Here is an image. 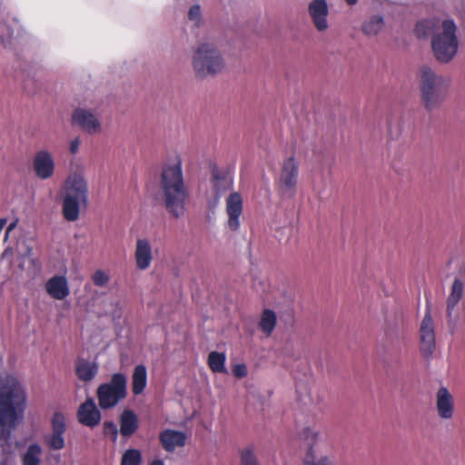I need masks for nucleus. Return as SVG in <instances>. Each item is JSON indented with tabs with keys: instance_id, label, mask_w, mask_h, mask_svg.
Wrapping results in <instances>:
<instances>
[{
	"instance_id": "nucleus-1",
	"label": "nucleus",
	"mask_w": 465,
	"mask_h": 465,
	"mask_svg": "<svg viewBox=\"0 0 465 465\" xmlns=\"http://www.w3.org/2000/svg\"><path fill=\"white\" fill-rule=\"evenodd\" d=\"M0 45L14 54L21 71L28 70L36 39L15 13L7 12L0 16Z\"/></svg>"
},
{
	"instance_id": "nucleus-2",
	"label": "nucleus",
	"mask_w": 465,
	"mask_h": 465,
	"mask_svg": "<svg viewBox=\"0 0 465 465\" xmlns=\"http://www.w3.org/2000/svg\"><path fill=\"white\" fill-rule=\"evenodd\" d=\"M26 406L25 391L13 375L0 378V426L3 433L10 436L17 423L23 420Z\"/></svg>"
},
{
	"instance_id": "nucleus-3",
	"label": "nucleus",
	"mask_w": 465,
	"mask_h": 465,
	"mask_svg": "<svg viewBox=\"0 0 465 465\" xmlns=\"http://www.w3.org/2000/svg\"><path fill=\"white\" fill-rule=\"evenodd\" d=\"M160 189L167 212L176 218L182 216L184 213L189 192L184 183L180 159L163 165Z\"/></svg>"
},
{
	"instance_id": "nucleus-4",
	"label": "nucleus",
	"mask_w": 465,
	"mask_h": 465,
	"mask_svg": "<svg viewBox=\"0 0 465 465\" xmlns=\"http://www.w3.org/2000/svg\"><path fill=\"white\" fill-rule=\"evenodd\" d=\"M450 85V78L429 65L419 69V86L426 110L431 111L445 100Z\"/></svg>"
},
{
	"instance_id": "nucleus-5",
	"label": "nucleus",
	"mask_w": 465,
	"mask_h": 465,
	"mask_svg": "<svg viewBox=\"0 0 465 465\" xmlns=\"http://www.w3.org/2000/svg\"><path fill=\"white\" fill-rule=\"evenodd\" d=\"M457 26L452 19L441 22L439 31L432 35L431 49L436 60L441 64L450 62L458 52Z\"/></svg>"
},
{
	"instance_id": "nucleus-6",
	"label": "nucleus",
	"mask_w": 465,
	"mask_h": 465,
	"mask_svg": "<svg viewBox=\"0 0 465 465\" xmlns=\"http://www.w3.org/2000/svg\"><path fill=\"white\" fill-rule=\"evenodd\" d=\"M192 64L195 74L200 78L213 76L225 66L221 52L212 43H201L196 47Z\"/></svg>"
},
{
	"instance_id": "nucleus-7",
	"label": "nucleus",
	"mask_w": 465,
	"mask_h": 465,
	"mask_svg": "<svg viewBox=\"0 0 465 465\" xmlns=\"http://www.w3.org/2000/svg\"><path fill=\"white\" fill-rule=\"evenodd\" d=\"M96 394L102 410L115 407L127 395L126 376L121 372L114 373L108 382L98 386Z\"/></svg>"
},
{
	"instance_id": "nucleus-8",
	"label": "nucleus",
	"mask_w": 465,
	"mask_h": 465,
	"mask_svg": "<svg viewBox=\"0 0 465 465\" xmlns=\"http://www.w3.org/2000/svg\"><path fill=\"white\" fill-rule=\"evenodd\" d=\"M299 165L294 157L283 160L280 173L275 180V186L283 200L292 199L297 192Z\"/></svg>"
},
{
	"instance_id": "nucleus-9",
	"label": "nucleus",
	"mask_w": 465,
	"mask_h": 465,
	"mask_svg": "<svg viewBox=\"0 0 465 465\" xmlns=\"http://www.w3.org/2000/svg\"><path fill=\"white\" fill-rule=\"evenodd\" d=\"M420 342L421 354L430 358L434 352L436 342L434 321L428 304L420 326Z\"/></svg>"
},
{
	"instance_id": "nucleus-10",
	"label": "nucleus",
	"mask_w": 465,
	"mask_h": 465,
	"mask_svg": "<svg viewBox=\"0 0 465 465\" xmlns=\"http://www.w3.org/2000/svg\"><path fill=\"white\" fill-rule=\"evenodd\" d=\"M66 431L65 417L61 412H55L51 419V433L45 437V442L51 450H61L65 446L64 433Z\"/></svg>"
},
{
	"instance_id": "nucleus-11",
	"label": "nucleus",
	"mask_w": 465,
	"mask_h": 465,
	"mask_svg": "<svg viewBox=\"0 0 465 465\" xmlns=\"http://www.w3.org/2000/svg\"><path fill=\"white\" fill-rule=\"evenodd\" d=\"M213 198L209 201L210 208H215L221 198L232 187V178L226 172L216 166L212 167Z\"/></svg>"
},
{
	"instance_id": "nucleus-12",
	"label": "nucleus",
	"mask_w": 465,
	"mask_h": 465,
	"mask_svg": "<svg viewBox=\"0 0 465 465\" xmlns=\"http://www.w3.org/2000/svg\"><path fill=\"white\" fill-rule=\"evenodd\" d=\"M308 14L318 32L322 33L329 28V6L326 0H312L308 5Z\"/></svg>"
},
{
	"instance_id": "nucleus-13",
	"label": "nucleus",
	"mask_w": 465,
	"mask_h": 465,
	"mask_svg": "<svg viewBox=\"0 0 465 465\" xmlns=\"http://www.w3.org/2000/svg\"><path fill=\"white\" fill-rule=\"evenodd\" d=\"M73 124L80 126L89 134H95L101 132L102 124L99 119L90 110L76 108L72 114Z\"/></svg>"
},
{
	"instance_id": "nucleus-14",
	"label": "nucleus",
	"mask_w": 465,
	"mask_h": 465,
	"mask_svg": "<svg viewBox=\"0 0 465 465\" xmlns=\"http://www.w3.org/2000/svg\"><path fill=\"white\" fill-rule=\"evenodd\" d=\"M33 168L40 180H47L54 173V160L50 152L40 150L36 152L33 160Z\"/></svg>"
},
{
	"instance_id": "nucleus-15",
	"label": "nucleus",
	"mask_w": 465,
	"mask_h": 465,
	"mask_svg": "<svg viewBox=\"0 0 465 465\" xmlns=\"http://www.w3.org/2000/svg\"><path fill=\"white\" fill-rule=\"evenodd\" d=\"M65 195L82 200L83 206L88 203V184L84 177L79 173L71 174L65 183Z\"/></svg>"
},
{
	"instance_id": "nucleus-16",
	"label": "nucleus",
	"mask_w": 465,
	"mask_h": 465,
	"mask_svg": "<svg viewBox=\"0 0 465 465\" xmlns=\"http://www.w3.org/2000/svg\"><path fill=\"white\" fill-rule=\"evenodd\" d=\"M77 419L81 424L90 428H94L100 423L101 412L94 399L89 398L79 406Z\"/></svg>"
},
{
	"instance_id": "nucleus-17",
	"label": "nucleus",
	"mask_w": 465,
	"mask_h": 465,
	"mask_svg": "<svg viewBox=\"0 0 465 465\" xmlns=\"http://www.w3.org/2000/svg\"><path fill=\"white\" fill-rule=\"evenodd\" d=\"M242 213V198L239 193H232L226 199L228 226L232 231L240 228V216Z\"/></svg>"
},
{
	"instance_id": "nucleus-18",
	"label": "nucleus",
	"mask_w": 465,
	"mask_h": 465,
	"mask_svg": "<svg viewBox=\"0 0 465 465\" xmlns=\"http://www.w3.org/2000/svg\"><path fill=\"white\" fill-rule=\"evenodd\" d=\"M464 283L459 278L453 281L450 293L447 299L446 312L449 319V324H455L458 319L457 305L463 295Z\"/></svg>"
},
{
	"instance_id": "nucleus-19",
	"label": "nucleus",
	"mask_w": 465,
	"mask_h": 465,
	"mask_svg": "<svg viewBox=\"0 0 465 465\" xmlns=\"http://www.w3.org/2000/svg\"><path fill=\"white\" fill-rule=\"evenodd\" d=\"M436 410L442 420H450L454 414V399L450 391L442 386L436 393Z\"/></svg>"
},
{
	"instance_id": "nucleus-20",
	"label": "nucleus",
	"mask_w": 465,
	"mask_h": 465,
	"mask_svg": "<svg viewBox=\"0 0 465 465\" xmlns=\"http://www.w3.org/2000/svg\"><path fill=\"white\" fill-rule=\"evenodd\" d=\"M134 261L138 270L144 271L151 266L153 261V247L149 240L139 238L136 241Z\"/></svg>"
},
{
	"instance_id": "nucleus-21",
	"label": "nucleus",
	"mask_w": 465,
	"mask_h": 465,
	"mask_svg": "<svg viewBox=\"0 0 465 465\" xmlns=\"http://www.w3.org/2000/svg\"><path fill=\"white\" fill-rule=\"evenodd\" d=\"M186 434L172 429L163 430L159 434V440L164 450L173 452L176 448L183 447L186 443Z\"/></svg>"
},
{
	"instance_id": "nucleus-22",
	"label": "nucleus",
	"mask_w": 465,
	"mask_h": 465,
	"mask_svg": "<svg viewBox=\"0 0 465 465\" xmlns=\"http://www.w3.org/2000/svg\"><path fill=\"white\" fill-rule=\"evenodd\" d=\"M45 290L52 298L56 300H64L70 293L67 279L63 275L51 277L45 283Z\"/></svg>"
},
{
	"instance_id": "nucleus-23",
	"label": "nucleus",
	"mask_w": 465,
	"mask_h": 465,
	"mask_svg": "<svg viewBox=\"0 0 465 465\" xmlns=\"http://www.w3.org/2000/svg\"><path fill=\"white\" fill-rule=\"evenodd\" d=\"M98 364L85 359H78L75 362V373L78 379L84 382L91 381L98 373Z\"/></svg>"
},
{
	"instance_id": "nucleus-24",
	"label": "nucleus",
	"mask_w": 465,
	"mask_h": 465,
	"mask_svg": "<svg viewBox=\"0 0 465 465\" xmlns=\"http://www.w3.org/2000/svg\"><path fill=\"white\" fill-rule=\"evenodd\" d=\"M82 200L76 199L71 195H64L62 202V213L67 222L78 220Z\"/></svg>"
},
{
	"instance_id": "nucleus-25",
	"label": "nucleus",
	"mask_w": 465,
	"mask_h": 465,
	"mask_svg": "<svg viewBox=\"0 0 465 465\" xmlns=\"http://www.w3.org/2000/svg\"><path fill=\"white\" fill-rule=\"evenodd\" d=\"M138 418L131 410H124L120 416V433L130 437L138 430Z\"/></svg>"
},
{
	"instance_id": "nucleus-26",
	"label": "nucleus",
	"mask_w": 465,
	"mask_h": 465,
	"mask_svg": "<svg viewBox=\"0 0 465 465\" xmlns=\"http://www.w3.org/2000/svg\"><path fill=\"white\" fill-rule=\"evenodd\" d=\"M147 385V370L143 364L134 367L132 374V391L137 396L143 393Z\"/></svg>"
},
{
	"instance_id": "nucleus-27",
	"label": "nucleus",
	"mask_w": 465,
	"mask_h": 465,
	"mask_svg": "<svg viewBox=\"0 0 465 465\" xmlns=\"http://www.w3.org/2000/svg\"><path fill=\"white\" fill-rule=\"evenodd\" d=\"M277 323L276 313L270 309L263 310L258 323L259 329L267 336H271Z\"/></svg>"
},
{
	"instance_id": "nucleus-28",
	"label": "nucleus",
	"mask_w": 465,
	"mask_h": 465,
	"mask_svg": "<svg viewBox=\"0 0 465 465\" xmlns=\"http://www.w3.org/2000/svg\"><path fill=\"white\" fill-rule=\"evenodd\" d=\"M226 355L224 352H219L213 351L208 355V366L211 371L214 373H225L227 370L225 368Z\"/></svg>"
},
{
	"instance_id": "nucleus-29",
	"label": "nucleus",
	"mask_w": 465,
	"mask_h": 465,
	"mask_svg": "<svg viewBox=\"0 0 465 465\" xmlns=\"http://www.w3.org/2000/svg\"><path fill=\"white\" fill-rule=\"evenodd\" d=\"M439 21L434 19H423L419 21L415 25V35L419 38H426L430 35H433L438 27Z\"/></svg>"
},
{
	"instance_id": "nucleus-30",
	"label": "nucleus",
	"mask_w": 465,
	"mask_h": 465,
	"mask_svg": "<svg viewBox=\"0 0 465 465\" xmlns=\"http://www.w3.org/2000/svg\"><path fill=\"white\" fill-rule=\"evenodd\" d=\"M384 26V19L380 15H371L362 25V31L365 35L371 36L378 35Z\"/></svg>"
},
{
	"instance_id": "nucleus-31",
	"label": "nucleus",
	"mask_w": 465,
	"mask_h": 465,
	"mask_svg": "<svg viewBox=\"0 0 465 465\" xmlns=\"http://www.w3.org/2000/svg\"><path fill=\"white\" fill-rule=\"evenodd\" d=\"M42 448L38 443H32L28 446L22 456L23 465H39L41 461Z\"/></svg>"
},
{
	"instance_id": "nucleus-32",
	"label": "nucleus",
	"mask_w": 465,
	"mask_h": 465,
	"mask_svg": "<svg viewBox=\"0 0 465 465\" xmlns=\"http://www.w3.org/2000/svg\"><path fill=\"white\" fill-rule=\"evenodd\" d=\"M239 459V465H261L252 445L240 450Z\"/></svg>"
},
{
	"instance_id": "nucleus-33",
	"label": "nucleus",
	"mask_w": 465,
	"mask_h": 465,
	"mask_svg": "<svg viewBox=\"0 0 465 465\" xmlns=\"http://www.w3.org/2000/svg\"><path fill=\"white\" fill-rule=\"evenodd\" d=\"M297 400L303 407H310L313 404V401L308 386L304 383H298L296 386Z\"/></svg>"
},
{
	"instance_id": "nucleus-34",
	"label": "nucleus",
	"mask_w": 465,
	"mask_h": 465,
	"mask_svg": "<svg viewBox=\"0 0 465 465\" xmlns=\"http://www.w3.org/2000/svg\"><path fill=\"white\" fill-rule=\"evenodd\" d=\"M142 463V453L136 449L126 450L121 460V465H141Z\"/></svg>"
},
{
	"instance_id": "nucleus-35",
	"label": "nucleus",
	"mask_w": 465,
	"mask_h": 465,
	"mask_svg": "<svg viewBox=\"0 0 465 465\" xmlns=\"http://www.w3.org/2000/svg\"><path fill=\"white\" fill-rule=\"evenodd\" d=\"M187 18L194 27H200L203 25V15L202 7L199 4L195 3L189 7Z\"/></svg>"
},
{
	"instance_id": "nucleus-36",
	"label": "nucleus",
	"mask_w": 465,
	"mask_h": 465,
	"mask_svg": "<svg viewBox=\"0 0 465 465\" xmlns=\"http://www.w3.org/2000/svg\"><path fill=\"white\" fill-rule=\"evenodd\" d=\"M92 280L95 286L104 287L109 282L110 277L105 272L97 270L93 274Z\"/></svg>"
},
{
	"instance_id": "nucleus-37",
	"label": "nucleus",
	"mask_w": 465,
	"mask_h": 465,
	"mask_svg": "<svg viewBox=\"0 0 465 465\" xmlns=\"http://www.w3.org/2000/svg\"><path fill=\"white\" fill-rule=\"evenodd\" d=\"M104 430L105 434L112 433L114 440L117 439L118 429L114 421H104Z\"/></svg>"
},
{
	"instance_id": "nucleus-38",
	"label": "nucleus",
	"mask_w": 465,
	"mask_h": 465,
	"mask_svg": "<svg viewBox=\"0 0 465 465\" xmlns=\"http://www.w3.org/2000/svg\"><path fill=\"white\" fill-rule=\"evenodd\" d=\"M232 373L237 378H243L247 375L246 366L244 364H236L232 368Z\"/></svg>"
},
{
	"instance_id": "nucleus-39",
	"label": "nucleus",
	"mask_w": 465,
	"mask_h": 465,
	"mask_svg": "<svg viewBox=\"0 0 465 465\" xmlns=\"http://www.w3.org/2000/svg\"><path fill=\"white\" fill-rule=\"evenodd\" d=\"M79 146H80V139L78 137L73 139L69 144L70 153L72 154H75L79 150Z\"/></svg>"
},
{
	"instance_id": "nucleus-40",
	"label": "nucleus",
	"mask_w": 465,
	"mask_h": 465,
	"mask_svg": "<svg viewBox=\"0 0 465 465\" xmlns=\"http://www.w3.org/2000/svg\"><path fill=\"white\" fill-rule=\"evenodd\" d=\"M16 226H17V220L13 221V222H11V223L8 224V226H7V228H6V230H5V239H7V238H8V236H9L10 232H11L14 229H15V227H16Z\"/></svg>"
},
{
	"instance_id": "nucleus-41",
	"label": "nucleus",
	"mask_w": 465,
	"mask_h": 465,
	"mask_svg": "<svg viewBox=\"0 0 465 465\" xmlns=\"http://www.w3.org/2000/svg\"><path fill=\"white\" fill-rule=\"evenodd\" d=\"M149 465H164V462L160 459H156L153 460Z\"/></svg>"
},
{
	"instance_id": "nucleus-42",
	"label": "nucleus",
	"mask_w": 465,
	"mask_h": 465,
	"mask_svg": "<svg viewBox=\"0 0 465 465\" xmlns=\"http://www.w3.org/2000/svg\"><path fill=\"white\" fill-rule=\"evenodd\" d=\"M345 2L350 5H353L358 2V0H345Z\"/></svg>"
},
{
	"instance_id": "nucleus-43",
	"label": "nucleus",
	"mask_w": 465,
	"mask_h": 465,
	"mask_svg": "<svg viewBox=\"0 0 465 465\" xmlns=\"http://www.w3.org/2000/svg\"><path fill=\"white\" fill-rule=\"evenodd\" d=\"M0 465H5V464H3V463H0Z\"/></svg>"
}]
</instances>
